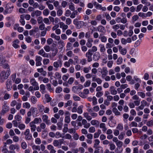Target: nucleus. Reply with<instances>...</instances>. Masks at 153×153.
<instances>
[{
  "instance_id": "obj_1",
  "label": "nucleus",
  "mask_w": 153,
  "mask_h": 153,
  "mask_svg": "<svg viewBox=\"0 0 153 153\" xmlns=\"http://www.w3.org/2000/svg\"><path fill=\"white\" fill-rule=\"evenodd\" d=\"M30 82L32 85L34 86V90H39V87L38 85V84L35 79L33 78L30 79Z\"/></svg>"
},
{
  "instance_id": "obj_2",
  "label": "nucleus",
  "mask_w": 153,
  "mask_h": 153,
  "mask_svg": "<svg viewBox=\"0 0 153 153\" xmlns=\"http://www.w3.org/2000/svg\"><path fill=\"white\" fill-rule=\"evenodd\" d=\"M30 130L29 129H27L24 133V134L25 135V139L26 140H30L32 138V134L30 133Z\"/></svg>"
},
{
  "instance_id": "obj_3",
  "label": "nucleus",
  "mask_w": 153,
  "mask_h": 153,
  "mask_svg": "<svg viewBox=\"0 0 153 153\" xmlns=\"http://www.w3.org/2000/svg\"><path fill=\"white\" fill-rule=\"evenodd\" d=\"M74 23L76 25L78 29H80L84 25V22L82 21H77V19H75L74 21Z\"/></svg>"
},
{
  "instance_id": "obj_4",
  "label": "nucleus",
  "mask_w": 153,
  "mask_h": 153,
  "mask_svg": "<svg viewBox=\"0 0 153 153\" xmlns=\"http://www.w3.org/2000/svg\"><path fill=\"white\" fill-rule=\"evenodd\" d=\"M0 81L1 82H3L5 79H7L8 76H7V75L6 74V72L3 71L1 72L0 74Z\"/></svg>"
},
{
  "instance_id": "obj_5",
  "label": "nucleus",
  "mask_w": 153,
  "mask_h": 153,
  "mask_svg": "<svg viewBox=\"0 0 153 153\" xmlns=\"http://www.w3.org/2000/svg\"><path fill=\"white\" fill-rule=\"evenodd\" d=\"M9 110V106L7 105L6 103H4V105L2 106L1 114L4 115L5 113L8 112Z\"/></svg>"
},
{
  "instance_id": "obj_6",
  "label": "nucleus",
  "mask_w": 153,
  "mask_h": 153,
  "mask_svg": "<svg viewBox=\"0 0 153 153\" xmlns=\"http://www.w3.org/2000/svg\"><path fill=\"white\" fill-rule=\"evenodd\" d=\"M93 54V53L91 52L90 50H88V51L86 53L85 56L87 58V61L89 62L91 61L92 60V56Z\"/></svg>"
},
{
  "instance_id": "obj_7",
  "label": "nucleus",
  "mask_w": 153,
  "mask_h": 153,
  "mask_svg": "<svg viewBox=\"0 0 153 153\" xmlns=\"http://www.w3.org/2000/svg\"><path fill=\"white\" fill-rule=\"evenodd\" d=\"M54 67L55 68V70L57 71L58 68L61 67L62 65V62L61 60H58L57 61L55 62L53 64Z\"/></svg>"
},
{
  "instance_id": "obj_8",
  "label": "nucleus",
  "mask_w": 153,
  "mask_h": 153,
  "mask_svg": "<svg viewBox=\"0 0 153 153\" xmlns=\"http://www.w3.org/2000/svg\"><path fill=\"white\" fill-rule=\"evenodd\" d=\"M42 58L40 56H36V66H40L42 65L41 61Z\"/></svg>"
},
{
  "instance_id": "obj_9",
  "label": "nucleus",
  "mask_w": 153,
  "mask_h": 153,
  "mask_svg": "<svg viewBox=\"0 0 153 153\" xmlns=\"http://www.w3.org/2000/svg\"><path fill=\"white\" fill-rule=\"evenodd\" d=\"M118 47L119 51L122 55H125L126 54L127 51L126 48H123L122 47L121 45H119Z\"/></svg>"
},
{
  "instance_id": "obj_10",
  "label": "nucleus",
  "mask_w": 153,
  "mask_h": 153,
  "mask_svg": "<svg viewBox=\"0 0 153 153\" xmlns=\"http://www.w3.org/2000/svg\"><path fill=\"white\" fill-rule=\"evenodd\" d=\"M42 14V12L38 10L33 11L31 13V16L32 17H34L35 16H40Z\"/></svg>"
},
{
  "instance_id": "obj_11",
  "label": "nucleus",
  "mask_w": 153,
  "mask_h": 153,
  "mask_svg": "<svg viewBox=\"0 0 153 153\" xmlns=\"http://www.w3.org/2000/svg\"><path fill=\"white\" fill-rule=\"evenodd\" d=\"M11 81L10 80L8 79L7 80L6 85L7 90L8 91L11 90Z\"/></svg>"
},
{
  "instance_id": "obj_12",
  "label": "nucleus",
  "mask_w": 153,
  "mask_h": 153,
  "mask_svg": "<svg viewBox=\"0 0 153 153\" xmlns=\"http://www.w3.org/2000/svg\"><path fill=\"white\" fill-rule=\"evenodd\" d=\"M38 53V54L42 55L44 57H48V54L46 53L42 49H41L39 51Z\"/></svg>"
},
{
  "instance_id": "obj_13",
  "label": "nucleus",
  "mask_w": 153,
  "mask_h": 153,
  "mask_svg": "<svg viewBox=\"0 0 153 153\" xmlns=\"http://www.w3.org/2000/svg\"><path fill=\"white\" fill-rule=\"evenodd\" d=\"M108 71L106 68L103 67L102 68V71L101 73L102 74L101 77L102 78H104L106 76L107 74Z\"/></svg>"
},
{
  "instance_id": "obj_14",
  "label": "nucleus",
  "mask_w": 153,
  "mask_h": 153,
  "mask_svg": "<svg viewBox=\"0 0 153 153\" xmlns=\"http://www.w3.org/2000/svg\"><path fill=\"white\" fill-rule=\"evenodd\" d=\"M48 116L46 114H44L42 116L43 121L47 125H49L50 123V120H48Z\"/></svg>"
},
{
  "instance_id": "obj_15",
  "label": "nucleus",
  "mask_w": 153,
  "mask_h": 153,
  "mask_svg": "<svg viewBox=\"0 0 153 153\" xmlns=\"http://www.w3.org/2000/svg\"><path fill=\"white\" fill-rule=\"evenodd\" d=\"M73 62V60L72 59H70L68 61H66L64 63V65L67 67H69L70 66L71 64H72Z\"/></svg>"
},
{
  "instance_id": "obj_16",
  "label": "nucleus",
  "mask_w": 153,
  "mask_h": 153,
  "mask_svg": "<svg viewBox=\"0 0 153 153\" xmlns=\"http://www.w3.org/2000/svg\"><path fill=\"white\" fill-rule=\"evenodd\" d=\"M82 124L84 125V127L85 128H87L90 126V124L89 123H88L87 121L85 119H83L82 121Z\"/></svg>"
},
{
  "instance_id": "obj_17",
  "label": "nucleus",
  "mask_w": 153,
  "mask_h": 153,
  "mask_svg": "<svg viewBox=\"0 0 153 153\" xmlns=\"http://www.w3.org/2000/svg\"><path fill=\"white\" fill-rule=\"evenodd\" d=\"M47 149L50 150V153H55L56 151L54 149L53 146L51 145H48L47 146Z\"/></svg>"
},
{
  "instance_id": "obj_18",
  "label": "nucleus",
  "mask_w": 153,
  "mask_h": 153,
  "mask_svg": "<svg viewBox=\"0 0 153 153\" xmlns=\"http://www.w3.org/2000/svg\"><path fill=\"white\" fill-rule=\"evenodd\" d=\"M9 148L11 150H13L15 149L18 150L19 149V147L18 145L11 144Z\"/></svg>"
},
{
  "instance_id": "obj_19",
  "label": "nucleus",
  "mask_w": 153,
  "mask_h": 153,
  "mask_svg": "<svg viewBox=\"0 0 153 153\" xmlns=\"http://www.w3.org/2000/svg\"><path fill=\"white\" fill-rule=\"evenodd\" d=\"M110 91L111 92V94L113 95L116 94L117 92V90L115 89L114 87L113 86H111L110 88Z\"/></svg>"
},
{
  "instance_id": "obj_20",
  "label": "nucleus",
  "mask_w": 153,
  "mask_h": 153,
  "mask_svg": "<svg viewBox=\"0 0 153 153\" xmlns=\"http://www.w3.org/2000/svg\"><path fill=\"white\" fill-rule=\"evenodd\" d=\"M29 125L30 127V130L32 132H33L35 131L36 130V126L34 124V123H29Z\"/></svg>"
},
{
  "instance_id": "obj_21",
  "label": "nucleus",
  "mask_w": 153,
  "mask_h": 153,
  "mask_svg": "<svg viewBox=\"0 0 153 153\" xmlns=\"http://www.w3.org/2000/svg\"><path fill=\"white\" fill-rule=\"evenodd\" d=\"M97 30L100 32L104 33L105 32V28L101 25L97 27Z\"/></svg>"
},
{
  "instance_id": "obj_22",
  "label": "nucleus",
  "mask_w": 153,
  "mask_h": 153,
  "mask_svg": "<svg viewBox=\"0 0 153 153\" xmlns=\"http://www.w3.org/2000/svg\"><path fill=\"white\" fill-rule=\"evenodd\" d=\"M100 55L99 53H95L93 56V59L95 61L98 60L100 58Z\"/></svg>"
},
{
  "instance_id": "obj_23",
  "label": "nucleus",
  "mask_w": 153,
  "mask_h": 153,
  "mask_svg": "<svg viewBox=\"0 0 153 153\" xmlns=\"http://www.w3.org/2000/svg\"><path fill=\"white\" fill-rule=\"evenodd\" d=\"M99 38L101 39V42H105L107 41V38L106 37L104 36H103V34H101L100 35Z\"/></svg>"
},
{
  "instance_id": "obj_24",
  "label": "nucleus",
  "mask_w": 153,
  "mask_h": 153,
  "mask_svg": "<svg viewBox=\"0 0 153 153\" xmlns=\"http://www.w3.org/2000/svg\"><path fill=\"white\" fill-rule=\"evenodd\" d=\"M39 121H40V122H42V120L40 118H36L34 119V120L33 121H32L31 122L32 123L35 124L38 123H39Z\"/></svg>"
},
{
  "instance_id": "obj_25",
  "label": "nucleus",
  "mask_w": 153,
  "mask_h": 153,
  "mask_svg": "<svg viewBox=\"0 0 153 153\" xmlns=\"http://www.w3.org/2000/svg\"><path fill=\"white\" fill-rule=\"evenodd\" d=\"M58 44L59 45V47L60 48H62L65 45V44L64 42L62 40H59L58 42Z\"/></svg>"
},
{
  "instance_id": "obj_26",
  "label": "nucleus",
  "mask_w": 153,
  "mask_h": 153,
  "mask_svg": "<svg viewBox=\"0 0 153 153\" xmlns=\"http://www.w3.org/2000/svg\"><path fill=\"white\" fill-rule=\"evenodd\" d=\"M24 15H20V19L19 20V21L22 25H25V21L24 20Z\"/></svg>"
},
{
  "instance_id": "obj_27",
  "label": "nucleus",
  "mask_w": 153,
  "mask_h": 153,
  "mask_svg": "<svg viewBox=\"0 0 153 153\" xmlns=\"http://www.w3.org/2000/svg\"><path fill=\"white\" fill-rule=\"evenodd\" d=\"M112 110L113 112L115 114V115H120V113L118 111L116 108H113Z\"/></svg>"
},
{
  "instance_id": "obj_28",
  "label": "nucleus",
  "mask_w": 153,
  "mask_h": 153,
  "mask_svg": "<svg viewBox=\"0 0 153 153\" xmlns=\"http://www.w3.org/2000/svg\"><path fill=\"white\" fill-rule=\"evenodd\" d=\"M23 107L26 108H29L30 107V104L28 102H25L23 104Z\"/></svg>"
},
{
  "instance_id": "obj_29",
  "label": "nucleus",
  "mask_w": 153,
  "mask_h": 153,
  "mask_svg": "<svg viewBox=\"0 0 153 153\" xmlns=\"http://www.w3.org/2000/svg\"><path fill=\"white\" fill-rule=\"evenodd\" d=\"M12 12V10L11 9V8L10 7L9 8H7L5 10L4 12V13L5 15L7 13H11Z\"/></svg>"
},
{
  "instance_id": "obj_30",
  "label": "nucleus",
  "mask_w": 153,
  "mask_h": 153,
  "mask_svg": "<svg viewBox=\"0 0 153 153\" xmlns=\"http://www.w3.org/2000/svg\"><path fill=\"white\" fill-rule=\"evenodd\" d=\"M40 88L41 92L42 94H44L45 93V87L43 84H41L40 85Z\"/></svg>"
},
{
  "instance_id": "obj_31",
  "label": "nucleus",
  "mask_w": 153,
  "mask_h": 153,
  "mask_svg": "<svg viewBox=\"0 0 153 153\" xmlns=\"http://www.w3.org/2000/svg\"><path fill=\"white\" fill-rule=\"evenodd\" d=\"M79 87L77 86H74L72 88V90L74 93H76L78 92V90L79 89Z\"/></svg>"
},
{
  "instance_id": "obj_32",
  "label": "nucleus",
  "mask_w": 153,
  "mask_h": 153,
  "mask_svg": "<svg viewBox=\"0 0 153 153\" xmlns=\"http://www.w3.org/2000/svg\"><path fill=\"white\" fill-rule=\"evenodd\" d=\"M53 145L55 147L59 146V140H54L53 141Z\"/></svg>"
},
{
  "instance_id": "obj_33",
  "label": "nucleus",
  "mask_w": 153,
  "mask_h": 153,
  "mask_svg": "<svg viewBox=\"0 0 153 153\" xmlns=\"http://www.w3.org/2000/svg\"><path fill=\"white\" fill-rule=\"evenodd\" d=\"M100 48V51L101 52H104L105 51V49L104 45L100 44L99 45Z\"/></svg>"
},
{
  "instance_id": "obj_34",
  "label": "nucleus",
  "mask_w": 153,
  "mask_h": 153,
  "mask_svg": "<svg viewBox=\"0 0 153 153\" xmlns=\"http://www.w3.org/2000/svg\"><path fill=\"white\" fill-rule=\"evenodd\" d=\"M72 102L71 100H69L65 104L64 107L66 108L68 106H70L72 104Z\"/></svg>"
},
{
  "instance_id": "obj_35",
  "label": "nucleus",
  "mask_w": 153,
  "mask_h": 153,
  "mask_svg": "<svg viewBox=\"0 0 153 153\" xmlns=\"http://www.w3.org/2000/svg\"><path fill=\"white\" fill-rule=\"evenodd\" d=\"M116 144L118 147L119 148V149H120V148H121L123 146V143L122 141L119 140L116 143Z\"/></svg>"
},
{
  "instance_id": "obj_36",
  "label": "nucleus",
  "mask_w": 153,
  "mask_h": 153,
  "mask_svg": "<svg viewBox=\"0 0 153 153\" xmlns=\"http://www.w3.org/2000/svg\"><path fill=\"white\" fill-rule=\"evenodd\" d=\"M31 101L33 104H35L37 101L36 98L35 96H32L30 98Z\"/></svg>"
},
{
  "instance_id": "obj_37",
  "label": "nucleus",
  "mask_w": 153,
  "mask_h": 153,
  "mask_svg": "<svg viewBox=\"0 0 153 153\" xmlns=\"http://www.w3.org/2000/svg\"><path fill=\"white\" fill-rule=\"evenodd\" d=\"M77 13L78 12L77 11H74L72 13L70 17L71 18H74L75 17V16L77 15Z\"/></svg>"
},
{
  "instance_id": "obj_38",
  "label": "nucleus",
  "mask_w": 153,
  "mask_h": 153,
  "mask_svg": "<svg viewBox=\"0 0 153 153\" xmlns=\"http://www.w3.org/2000/svg\"><path fill=\"white\" fill-rule=\"evenodd\" d=\"M55 77L58 79H60L61 78V76L59 72H56L55 74Z\"/></svg>"
},
{
  "instance_id": "obj_39",
  "label": "nucleus",
  "mask_w": 153,
  "mask_h": 153,
  "mask_svg": "<svg viewBox=\"0 0 153 153\" xmlns=\"http://www.w3.org/2000/svg\"><path fill=\"white\" fill-rule=\"evenodd\" d=\"M91 69L90 67H84L83 69L84 72L85 73H87L89 72V71Z\"/></svg>"
},
{
  "instance_id": "obj_40",
  "label": "nucleus",
  "mask_w": 153,
  "mask_h": 153,
  "mask_svg": "<svg viewBox=\"0 0 153 153\" xmlns=\"http://www.w3.org/2000/svg\"><path fill=\"white\" fill-rule=\"evenodd\" d=\"M82 106H80L78 108L77 111L79 114H81L82 113Z\"/></svg>"
},
{
  "instance_id": "obj_41",
  "label": "nucleus",
  "mask_w": 153,
  "mask_h": 153,
  "mask_svg": "<svg viewBox=\"0 0 153 153\" xmlns=\"http://www.w3.org/2000/svg\"><path fill=\"white\" fill-rule=\"evenodd\" d=\"M94 4L95 6V7L97 9H100L101 7L102 6L100 4L98 3H97L96 2H95L94 3Z\"/></svg>"
},
{
  "instance_id": "obj_42",
  "label": "nucleus",
  "mask_w": 153,
  "mask_h": 153,
  "mask_svg": "<svg viewBox=\"0 0 153 153\" xmlns=\"http://www.w3.org/2000/svg\"><path fill=\"white\" fill-rule=\"evenodd\" d=\"M22 117L19 115H16L15 116V119L17 121H19L21 120Z\"/></svg>"
},
{
  "instance_id": "obj_43",
  "label": "nucleus",
  "mask_w": 153,
  "mask_h": 153,
  "mask_svg": "<svg viewBox=\"0 0 153 153\" xmlns=\"http://www.w3.org/2000/svg\"><path fill=\"white\" fill-rule=\"evenodd\" d=\"M47 132L45 130H44L42 131V137L44 138H45L47 136Z\"/></svg>"
},
{
  "instance_id": "obj_44",
  "label": "nucleus",
  "mask_w": 153,
  "mask_h": 153,
  "mask_svg": "<svg viewBox=\"0 0 153 153\" xmlns=\"http://www.w3.org/2000/svg\"><path fill=\"white\" fill-rule=\"evenodd\" d=\"M25 127V125L23 123L20 124L18 126V128L21 130H24Z\"/></svg>"
},
{
  "instance_id": "obj_45",
  "label": "nucleus",
  "mask_w": 153,
  "mask_h": 153,
  "mask_svg": "<svg viewBox=\"0 0 153 153\" xmlns=\"http://www.w3.org/2000/svg\"><path fill=\"white\" fill-rule=\"evenodd\" d=\"M146 125L149 127H151L153 126V121L152 120L148 121L146 123Z\"/></svg>"
},
{
  "instance_id": "obj_46",
  "label": "nucleus",
  "mask_w": 153,
  "mask_h": 153,
  "mask_svg": "<svg viewBox=\"0 0 153 153\" xmlns=\"http://www.w3.org/2000/svg\"><path fill=\"white\" fill-rule=\"evenodd\" d=\"M62 91V88L60 87H58L56 88L55 92L57 93H59Z\"/></svg>"
},
{
  "instance_id": "obj_47",
  "label": "nucleus",
  "mask_w": 153,
  "mask_h": 153,
  "mask_svg": "<svg viewBox=\"0 0 153 153\" xmlns=\"http://www.w3.org/2000/svg\"><path fill=\"white\" fill-rule=\"evenodd\" d=\"M123 62V59L122 57H119L117 59V65L121 64Z\"/></svg>"
},
{
  "instance_id": "obj_48",
  "label": "nucleus",
  "mask_w": 153,
  "mask_h": 153,
  "mask_svg": "<svg viewBox=\"0 0 153 153\" xmlns=\"http://www.w3.org/2000/svg\"><path fill=\"white\" fill-rule=\"evenodd\" d=\"M100 141L98 139H96L94 140V147H96L100 143Z\"/></svg>"
},
{
  "instance_id": "obj_49",
  "label": "nucleus",
  "mask_w": 153,
  "mask_h": 153,
  "mask_svg": "<svg viewBox=\"0 0 153 153\" xmlns=\"http://www.w3.org/2000/svg\"><path fill=\"white\" fill-rule=\"evenodd\" d=\"M117 128L120 130L122 131L123 129V125L121 124H119L117 127Z\"/></svg>"
},
{
  "instance_id": "obj_50",
  "label": "nucleus",
  "mask_w": 153,
  "mask_h": 153,
  "mask_svg": "<svg viewBox=\"0 0 153 153\" xmlns=\"http://www.w3.org/2000/svg\"><path fill=\"white\" fill-rule=\"evenodd\" d=\"M38 109L40 112H43L44 110V106L42 105H40Z\"/></svg>"
},
{
  "instance_id": "obj_51",
  "label": "nucleus",
  "mask_w": 153,
  "mask_h": 153,
  "mask_svg": "<svg viewBox=\"0 0 153 153\" xmlns=\"http://www.w3.org/2000/svg\"><path fill=\"white\" fill-rule=\"evenodd\" d=\"M45 97L47 99V102H49L51 100V98L50 97L49 95L48 94H46L45 95Z\"/></svg>"
},
{
  "instance_id": "obj_52",
  "label": "nucleus",
  "mask_w": 153,
  "mask_h": 153,
  "mask_svg": "<svg viewBox=\"0 0 153 153\" xmlns=\"http://www.w3.org/2000/svg\"><path fill=\"white\" fill-rule=\"evenodd\" d=\"M85 36V33L83 32H81L79 33L78 37L79 39H82V38H83Z\"/></svg>"
},
{
  "instance_id": "obj_53",
  "label": "nucleus",
  "mask_w": 153,
  "mask_h": 153,
  "mask_svg": "<svg viewBox=\"0 0 153 153\" xmlns=\"http://www.w3.org/2000/svg\"><path fill=\"white\" fill-rule=\"evenodd\" d=\"M64 121L65 123H69L71 121L70 117H68L67 116L65 117V118Z\"/></svg>"
},
{
  "instance_id": "obj_54",
  "label": "nucleus",
  "mask_w": 153,
  "mask_h": 153,
  "mask_svg": "<svg viewBox=\"0 0 153 153\" xmlns=\"http://www.w3.org/2000/svg\"><path fill=\"white\" fill-rule=\"evenodd\" d=\"M63 11L62 10L60 9H58L57 11V14L58 16H61L62 14Z\"/></svg>"
},
{
  "instance_id": "obj_55",
  "label": "nucleus",
  "mask_w": 153,
  "mask_h": 153,
  "mask_svg": "<svg viewBox=\"0 0 153 153\" xmlns=\"http://www.w3.org/2000/svg\"><path fill=\"white\" fill-rule=\"evenodd\" d=\"M72 21L70 18H68L66 20V24L68 25H69L71 23Z\"/></svg>"
},
{
  "instance_id": "obj_56",
  "label": "nucleus",
  "mask_w": 153,
  "mask_h": 153,
  "mask_svg": "<svg viewBox=\"0 0 153 153\" xmlns=\"http://www.w3.org/2000/svg\"><path fill=\"white\" fill-rule=\"evenodd\" d=\"M49 11L48 9H46L44 10L43 12V14L45 16H47L49 14Z\"/></svg>"
},
{
  "instance_id": "obj_57",
  "label": "nucleus",
  "mask_w": 153,
  "mask_h": 153,
  "mask_svg": "<svg viewBox=\"0 0 153 153\" xmlns=\"http://www.w3.org/2000/svg\"><path fill=\"white\" fill-rule=\"evenodd\" d=\"M49 59H45L43 60V63L44 65L48 64L49 63Z\"/></svg>"
},
{
  "instance_id": "obj_58",
  "label": "nucleus",
  "mask_w": 153,
  "mask_h": 153,
  "mask_svg": "<svg viewBox=\"0 0 153 153\" xmlns=\"http://www.w3.org/2000/svg\"><path fill=\"white\" fill-rule=\"evenodd\" d=\"M95 128L94 127H91L89 128V132L90 133H94L95 132Z\"/></svg>"
},
{
  "instance_id": "obj_59",
  "label": "nucleus",
  "mask_w": 153,
  "mask_h": 153,
  "mask_svg": "<svg viewBox=\"0 0 153 153\" xmlns=\"http://www.w3.org/2000/svg\"><path fill=\"white\" fill-rule=\"evenodd\" d=\"M44 48L47 52H49L50 51L51 48L49 46L46 45L44 47Z\"/></svg>"
},
{
  "instance_id": "obj_60",
  "label": "nucleus",
  "mask_w": 153,
  "mask_h": 153,
  "mask_svg": "<svg viewBox=\"0 0 153 153\" xmlns=\"http://www.w3.org/2000/svg\"><path fill=\"white\" fill-rule=\"evenodd\" d=\"M21 147L23 149H25L27 147V145L26 143L25 142H22Z\"/></svg>"
},
{
  "instance_id": "obj_61",
  "label": "nucleus",
  "mask_w": 153,
  "mask_h": 153,
  "mask_svg": "<svg viewBox=\"0 0 153 153\" xmlns=\"http://www.w3.org/2000/svg\"><path fill=\"white\" fill-rule=\"evenodd\" d=\"M91 82L90 80H87L84 84L85 87H88L90 85Z\"/></svg>"
},
{
  "instance_id": "obj_62",
  "label": "nucleus",
  "mask_w": 153,
  "mask_h": 153,
  "mask_svg": "<svg viewBox=\"0 0 153 153\" xmlns=\"http://www.w3.org/2000/svg\"><path fill=\"white\" fill-rule=\"evenodd\" d=\"M109 146L110 149L111 151L114 150L116 148L115 146L113 143L110 144Z\"/></svg>"
},
{
  "instance_id": "obj_63",
  "label": "nucleus",
  "mask_w": 153,
  "mask_h": 153,
  "mask_svg": "<svg viewBox=\"0 0 153 153\" xmlns=\"http://www.w3.org/2000/svg\"><path fill=\"white\" fill-rule=\"evenodd\" d=\"M74 80V79L73 77H71L68 80V83L69 84H71Z\"/></svg>"
},
{
  "instance_id": "obj_64",
  "label": "nucleus",
  "mask_w": 153,
  "mask_h": 153,
  "mask_svg": "<svg viewBox=\"0 0 153 153\" xmlns=\"http://www.w3.org/2000/svg\"><path fill=\"white\" fill-rule=\"evenodd\" d=\"M73 98L75 101H80V97L76 95H73Z\"/></svg>"
}]
</instances>
